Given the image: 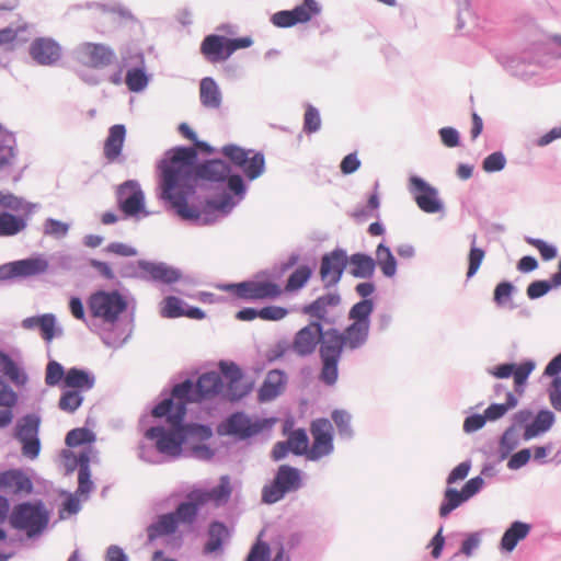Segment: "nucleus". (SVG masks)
Instances as JSON below:
<instances>
[{
	"instance_id": "f257e3e1",
	"label": "nucleus",
	"mask_w": 561,
	"mask_h": 561,
	"mask_svg": "<svg viewBox=\"0 0 561 561\" xmlns=\"http://www.w3.org/2000/svg\"><path fill=\"white\" fill-rule=\"evenodd\" d=\"M197 150L193 147H176L169 150L160 162L162 197L171 203L183 219L202 220V214L187 204V194L198 179L220 182L229 173V165L222 160H210L197 165Z\"/></svg>"
},
{
	"instance_id": "f03ea898",
	"label": "nucleus",
	"mask_w": 561,
	"mask_h": 561,
	"mask_svg": "<svg viewBox=\"0 0 561 561\" xmlns=\"http://www.w3.org/2000/svg\"><path fill=\"white\" fill-rule=\"evenodd\" d=\"M369 328L364 323L352 322L342 332L337 329H329L324 333L319 356L321 369L319 379L327 386H333L339 377V362L343 350H356L362 347L369 334Z\"/></svg>"
},
{
	"instance_id": "7ed1b4c3",
	"label": "nucleus",
	"mask_w": 561,
	"mask_h": 561,
	"mask_svg": "<svg viewBox=\"0 0 561 561\" xmlns=\"http://www.w3.org/2000/svg\"><path fill=\"white\" fill-rule=\"evenodd\" d=\"M222 389L221 377L215 371L203 374L196 383L187 379L173 387L171 398L156 405L152 415L156 417L168 415L173 422L183 421L187 403L211 399L219 394Z\"/></svg>"
},
{
	"instance_id": "20e7f679",
	"label": "nucleus",
	"mask_w": 561,
	"mask_h": 561,
	"mask_svg": "<svg viewBox=\"0 0 561 561\" xmlns=\"http://www.w3.org/2000/svg\"><path fill=\"white\" fill-rule=\"evenodd\" d=\"M167 420L171 424L170 430L162 426H153L146 431V437L156 440V448L159 453L178 457L182 453V446L190 436L208 438L211 431L198 424L183 425L182 422H173L168 415Z\"/></svg>"
},
{
	"instance_id": "39448f33",
	"label": "nucleus",
	"mask_w": 561,
	"mask_h": 561,
	"mask_svg": "<svg viewBox=\"0 0 561 561\" xmlns=\"http://www.w3.org/2000/svg\"><path fill=\"white\" fill-rule=\"evenodd\" d=\"M49 516L41 503H21L13 507L10 524L18 530H23L28 537L41 534L47 526Z\"/></svg>"
},
{
	"instance_id": "423d86ee",
	"label": "nucleus",
	"mask_w": 561,
	"mask_h": 561,
	"mask_svg": "<svg viewBox=\"0 0 561 561\" xmlns=\"http://www.w3.org/2000/svg\"><path fill=\"white\" fill-rule=\"evenodd\" d=\"M88 307L93 318L114 323L127 309V301L117 290H100L90 296Z\"/></svg>"
},
{
	"instance_id": "0eeeda50",
	"label": "nucleus",
	"mask_w": 561,
	"mask_h": 561,
	"mask_svg": "<svg viewBox=\"0 0 561 561\" xmlns=\"http://www.w3.org/2000/svg\"><path fill=\"white\" fill-rule=\"evenodd\" d=\"M251 37L227 38L221 35H207L201 44V53L211 64L226 61L236 50L252 45Z\"/></svg>"
},
{
	"instance_id": "6e6552de",
	"label": "nucleus",
	"mask_w": 561,
	"mask_h": 561,
	"mask_svg": "<svg viewBox=\"0 0 561 561\" xmlns=\"http://www.w3.org/2000/svg\"><path fill=\"white\" fill-rule=\"evenodd\" d=\"M300 483L301 478L299 470L288 465H282L276 472L274 481L263 488V502L267 504L276 503L282 500L286 493L298 490Z\"/></svg>"
},
{
	"instance_id": "1a4fd4ad",
	"label": "nucleus",
	"mask_w": 561,
	"mask_h": 561,
	"mask_svg": "<svg viewBox=\"0 0 561 561\" xmlns=\"http://www.w3.org/2000/svg\"><path fill=\"white\" fill-rule=\"evenodd\" d=\"M221 152L240 168L249 180H255L264 172L265 159L262 152L245 150L236 145L224 146Z\"/></svg>"
},
{
	"instance_id": "9d476101",
	"label": "nucleus",
	"mask_w": 561,
	"mask_h": 561,
	"mask_svg": "<svg viewBox=\"0 0 561 561\" xmlns=\"http://www.w3.org/2000/svg\"><path fill=\"white\" fill-rule=\"evenodd\" d=\"M243 300L275 299L283 294L279 285L268 280H248L225 287Z\"/></svg>"
},
{
	"instance_id": "9b49d317",
	"label": "nucleus",
	"mask_w": 561,
	"mask_h": 561,
	"mask_svg": "<svg viewBox=\"0 0 561 561\" xmlns=\"http://www.w3.org/2000/svg\"><path fill=\"white\" fill-rule=\"evenodd\" d=\"M312 444L308 451L309 460H319L329 456L333 449V426L328 419H317L310 424Z\"/></svg>"
},
{
	"instance_id": "f8f14e48",
	"label": "nucleus",
	"mask_w": 561,
	"mask_h": 561,
	"mask_svg": "<svg viewBox=\"0 0 561 561\" xmlns=\"http://www.w3.org/2000/svg\"><path fill=\"white\" fill-rule=\"evenodd\" d=\"M39 419L35 415L22 417L15 428V436L22 444L23 456L35 459L41 450L38 439Z\"/></svg>"
},
{
	"instance_id": "ddd939ff",
	"label": "nucleus",
	"mask_w": 561,
	"mask_h": 561,
	"mask_svg": "<svg viewBox=\"0 0 561 561\" xmlns=\"http://www.w3.org/2000/svg\"><path fill=\"white\" fill-rule=\"evenodd\" d=\"M324 333L322 331V324L318 321H312L306 327L301 328L294 337L291 343V350L298 356L311 355L317 346L321 348Z\"/></svg>"
},
{
	"instance_id": "4468645a",
	"label": "nucleus",
	"mask_w": 561,
	"mask_h": 561,
	"mask_svg": "<svg viewBox=\"0 0 561 561\" xmlns=\"http://www.w3.org/2000/svg\"><path fill=\"white\" fill-rule=\"evenodd\" d=\"M47 268L48 262L42 256L10 262L0 266V280L39 275Z\"/></svg>"
},
{
	"instance_id": "2eb2a0df",
	"label": "nucleus",
	"mask_w": 561,
	"mask_h": 561,
	"mask_svg": "<svg viewBox=\"0 0 561 561\" xmlns=\"http://www.w3.org/2000/svg\"><path fill=\"white\" fill-rule=\"evenodd\" d=\"M346 265L347 255L342 249H335L322 256L320 277L325 288L335 286L341 280Z\"/></svg>"
},
{
	"instance_id": "dca6fc26",
	"label": "nucleus",
	"mask_w": 561,
	"mask_h": 561,
	"mask_svg": "<svg viewBox=\"0 0 561 561\" xmlns=\"http://www.w3.org/2000/svg\"><path fill=\"white\" fill-rule=\"evenodd\" d=\"M410 191L414 196L416 205L424 213L434 214L442 209V203L438 199L437 190L426 183L423 179L412 176L410 179Z\"/></svg>"
},
{
	"instance_id": "f3484780",
	"label": "nucleus",
	"mask_w": 561,
	"mask_h": 561,
	"mask_svg": "<svg viewBox=\"0 0 561 561\" xmlns=\"http://www.w3.org/2000/svg\"><path fill=\"white\" fill-rule=\"evenodd\" d=\"M77 59L90 68H104L112 64L114 51L102 44L83 43L76 50Z\"/></svg>"
},
{
	"instance_id": "a211bd4d",
	"label": "nucleus",
	"mask_w": 561,
	"mask_h": 561,
	"mask_svg": "<svg viewBox=\"0 0 561 561\" xmlns=\"http://www.w3.org/2000/svg\"><path fill=\"white\" fill-rule=\"evenodd\" d=\"M219 368L228 382L225 397L229 400H239L251 391L252 386L244 380L238 365L234 363L220 362Z\"/></svg>"
},
{
	"instance_id": "6ab92c4d",
	"label": "nucleus",
	"mask_w": 561,
	"mask_h": 561,
	"mask_svg": "<svg viewBox=\"0 0 561 561\" xmlns=\"http://www.w3.org/2000/svg\"><path fill=\"white\" fill-rule=\"evenodd\" d=\"M318 3L314 0H305L302 4L290 11H279L272 16V23L278 27H290L297 23L308 22L319 13Z\"/></svg>"
},
{
	"instance_id": "aec40b11",
	"label": "nucleus",
	"mask_w": 561,
	"mask_h": 561,
	"mask_svg": "<svg viewBox=\"0 0 561 561\" xmlns=\"http://www.w3.org/2000/svg\"><path fill=\"white\" fill-rule=\"evenodd\" d=\"M117 199L126 216H137L144 209V193L137 182L128 181L119 186Z\"/></svg>"
},
{
	"instance_id": "412c9836",
	"label": "nucleus",
	"mask_w": 561,
	"mask_h": 561,
	"mask_svg": "<svg viewBox=\"0 0 561 561\" xmlns=\"http://www.w3.org/2000/svg\"><path fill=\"white\" fill-rule=\"evenodd\" d=\"M30 56L42 66H53L61 57V46L50 37L35 38L28 49Z\"/></svg>"
},
{
	"instance_id": "4be33fe9",
	"label": "nucleus",
	"mask_w": 561,
	"mask_h": 561,
	"mask_svg": "<svg viewBox=\"0 0 561 561\" xmlns=\"http://www.w3.org/2000/svg\"><path fill=\"white\" fill-rule=\"evenodd\" d=\"M232 489L228 476L220 478L219 484L211 490L194 489L192 490V496L203 506L207 503H214L216 506L224 505L230 499Z\"/></svg>"
},
{
	"instance_id": "5701e85b",
	"label": "nucleus",
	"mask_w": 561,
	"mask_h": 561,
	"mask_svg": "<svg viewBox=\"0 0 561 561\" xmlns=\"http://www.w3.org/2000/svg\"><path fill=\"white\" fill-rule=\"evenodd\" d=\"M341 304V296L337 293H328L318 297L311 304L305 305L302 313L316 318L318 322H330L329 311Z\"/></svg>"
},
{
	"instance_id": "b1692460",
	"label": "nucleus",
	"mask_w": 561,
	"mask_h": 561,
	"mask_svg": "<svg viewBox=\"0 0 561 561\" xmlns=\"http://www.w3.org/2000/svg\"><path fill=\"white\" fill-rule=\"evenodd\" d=\"M126 138V128L122 124H116L110 127L108 135L104 141L103 154L108 162L118 160L123 151V146Z\"/></svg>"
},
{
	"instance_id": "393cba45",
	"label": "nucleus",
	"mask_w": 561,
	"mask_h": 561,
	"mask_svg": "<svg viewBox=\"0 0 561 561\" xmlns=\"http://www.w3.org/2000/svg\"><path fill=\"white\" fill-rule=\"evenodd\" d=\"M0 489L13 494H28L33 490L31 479L21 470H8L0 474Z\"/></svg>"
},
{
	"instance_id": "a878e982",
	"label": "nucleus",
	"mask_w": 561,
	"mask_h": 561,
	"mask_svg": "<svg viewBox=\"0 0 561 561\" xmlns=\"http://www.w3.org/2000/svg\"><path fill=\"white\" fill-rule=\"evenodd\" d=\"M286 376L280 370H271L259 390V400L266 402L278 397L285 389Z\"/></svg>"
},
{
	"instance_id": "bb28decb",
	"label": "nucleus",
	"mask_w": 561,
	"mask_h": 561,
	"mask_svg": "<svg viewBox=\"0 0 561 561\" xmlns=\"http://www.w3.org/2000/svg\"><path fill=\"white\" fill-rule=\"evenodd\" d=\"M225 433L247 438L257 433L260 427L243 413L232 414L224 424Z\"/></svg>"
},
{
	"instance_id": "cd10ccee",
	"label": "nucleus",
	"mask_w": 561,
	"mask_h": 561,
	"mask_svg": "<svg viewBox=\"0 0 561 561\" xmlns=\"http://www.w3.org/2000/svg\"><path fill=\"white\" fill-rule=\"evenodd\" d=\"M94 382V376L91 375L90 373L79 368H70L66 373L64 379V388L84 392L92 389Z\"/></svg>"
},
{
	"instance_id": "c85d7f7f",
	"label": "nucleus",
	"mask_w": 561,
	"mask_h": 561,
	"mask_svg": "<svg viewBox=\"0 0 561 561\" xmlns=\"http://www.w3.org/2000/svg\"><path fill=\"white\" fill-rule=\"evenodd\" d=\"M179 525L172 512L160 515L157 522L148 527V538L154 540L159 537L173 535L178 530Z\"/></svg>"
},
{
	"instance_id": "c756f323",
	"label": "nucleus",
	"mask_w": 561,
	"mask_h": 561,
	"mask_svg": "<svg viewBox=\"0 0 561 561\" xmlns=\"http://www.w3.org/2000/svg\"><path fill=\"white\" fill-rule=\"evenodd\" d=\"M530 531V526L523 522H514L504 533L501 539V548L507 552L514 550L517 543L525 539Z\"/></svg>"
},
{
	"instance_id": "7c9ffc66",
	"label": "nucleus",
	"mask_w": 561,
	"mask_h": 561,
	"mask_svg": "<svg viewBox=\"0 0 561 561\" xmlns=\"http://www.w3.org/2000/svg\"><path fill=\"white\" fill-rule=\"evenodd\" d=\"M186 499L187 501L180 503L172 514H174L179 524L193 525L197 519L198 510L203 504L193 499L192 491L188 492Z\"/></svg>"
},
{
	"instance_id": "2f4dec72",
	"label": "nucleus",
	"mask_w": 561,
	"mask_h": 561,
	"mask_svg": "<svg viewBox=\"0 0 561 561\" xmlns=\"http://www.w3.org/2000/svg\"><path fill=\"white\" fill-rule=\"evenodd\" d=\"M229 537V530L221 522H213L208 527V540L204 546V552L214 553L218 551L224 541Z\"/></svg>"
},
{
	"instance_id": "473e14b6",
	"label": "nucleus",
	"mask_w": 561,
	"mask_h": 561,
	"mask_svg": "<svg viewBox=\"0 0 561 561\" xmlns=\"http://www.w3.org/2000/svg\"><path fill=\"white\" fill-rule=\"evenodd\" d=\"M201 102L205 107L217 108L221 103V95L217 83L211 78H204L199 87Z\"/></svg>"
},
{
	"instance_id": "72a5a7b5",
	"label": "nucleus",
	"mask_w": 561,
	"mask_h": 561,
	"mask_svg": "<svg viewBox=\"0 0 561 561\" xmlns=\"http://www.w3.org/2000/svg\"><path fill=\"white\" fill-rule=\"evenodd\" d=\"M553 421L554 416L552 412L547 410L540 411L535 420L525 427L523 435L524 439L528 440L540 435L541 433H545L551 427Z\"/></svg>"
},
{
	"instance_id": "f704fd0d",
	"label": "nucleus",
	"mask_w": 561,
	"mask_h": 561,
	"mask_svg": "<svg viewBox=\"0 0 561 561\" xmlns=\"http://www.w3.org/2000/svg\"><path fill=\"white\" fill-rule=\"evenodd\" d=\"M347 263L351 265V274L355 277H369L375 271V260L363 253L353 254Z\"/></svg>"
},
{
	"instance_id": "c9c22d12",
	"label": "nucleus",
	"mask_w": 561,
	"mask_h": 561,
	"mask_svg": "<svg viewBox=\"0 0 561 561\" xmlns=\"http://www.w3.org/2000/svg\"><path fill=\"white\" fill-rule=\"evenodd\" d=\"M142 270L154 280L172 284L180 278V274L162 263H145Z\"/></svg>"
},
{
	"instance_id": "e433bc0d",
	"label": "nucleus",
	"mask_w": 561,
	"mask_h": 561,
	"mask_svg": "<svg viewBox=\"0 0 561 561\" xmlns=\"http://www.w3.org/2000/svg\"><path fill=\"white\" fill-rule=\"evenodd\" d=\"M375 263L379 265L383 275L387 277L393 276L397 272L396 259L390 249L382 243L377 247Z\"/></svg>"
},
{
	"instance_id": "4c0bfd02",
	"label": "nucleus",
	"mask_w": 561,
	"mask_h": 561,
	"mask_svg": "<svg viewBox=\"0 0 561 561\" xmlns=\"http://www.w3.org/2000/svg\"><path fill=\"white\" fill-rule=\"evenodd\" d=\"M312 270L307 265L297 267L288 277L285 288L286 293H294L301 289L310 279Z\"/></svg>"
},
{
	"instance_id": "58836bf2",
	"label": "nucleus",
	"mask_w": 561,
	"mask_h": 561,
	"mask_svg": "<svg viewBox=\"0 0 561 561\" xmlns=\"http://www.w3.org/2000/svg\"><path fill=\"white\" fill-rule=\"evenodd\" d=\"M26 227L23 218L15 217L10 213H0V236H14Z\"/></svg>"
},
{
	"instance_id": "ea45409f",
	"label": "nucleus",
	"mask_w": 561,
	"mask_h": 561,
	"mask_svg": "<svg viewBox=\"0 0 561 561\" xmlns=\"http://www.w3.org/2000/svg\"><path fill=\"white\" fill-rule=\"evenodd\" d=\"M374 310V302L371 299H364L357 304H355L350 312L348 318L353 322L364 323L367 327H370L369 317Z\"/></svg>"
},
{
	"instance_id": "a19ab883",
	"label": "nucleus",
	"mask_w": 561,
	"mask_h": 561,
	"mask_svg": "<svg viewBox=\"0 0 561 561\" xmlns=\"http://www.w3.org/2000/svg\"><path fill=\"white\" fill-rule=\"evenodd\" d=\"M467 501L462 491L455 489H447L445 491V502L440 505L439 515L440 517H447L451 511L457 508L461 503Z\"/></svg>"
},
{
	"instance_id": "79ce46f5",
	"label": "nucleus",
	"mask_w": 561,
	"mask_h": 561,
	"mask_svg": "<svg viewBox=\"0 0 561 561\" xmlns=\"http://www.w3.org/2000/svg\"><path fill=\"white\" fill-rule=\"evenodd\" d=\"M517 404V399L514 397L512 392L506 393V402L502 404H491L484 411V416L486 420L495 421L502 417L508 410L515 408Z\"/></svg>"
},
{
	"instance_id": "37998d69",
	"label": "nucleus",
	"mask_w": 561,
	"mask_h": 561,
	"mask_svg": "<svg viewBox=\"0 0 561 561\" xmlns=\"http://www.w3.org/2000/svg\"><path fill=\"white\" fill-rule=\"evenodd\" d=\"M83 402L82 392L78 390H69L67 389L62 392L58 407L60 410L67 413H73L76 410L80 408Z\"/></svg>"
},
{
	"instance_id": "c03bdc74",
	"label": "nucleus",
	"mask_w": 561,
	"mask_h": 561,
	"mask_svg": "<svg viewBox=\"0 0 561 561\" xmlns=\"http://www.w3.org/2000/svg\"><path fill=\"white\" fill-rule=\"evenodd\" d=\"M288 446L295 455H306L308 457L309 439L304 430L294 431L288 439Z\"/></svg>"
},
{
	"instance_id": "a18cd8bd",
	"label": "nucleus",
	"mask_w": 561,
	"mask_h": 561,
	"mask_svg": "<svg viewBox=\"0 0 561 561\" xmlns=\"http://www.w3.org/2000/svg\"><path fill=\"white\" fill-rule=\"evenodd\" d=\"M0 369L3 374L15 385H24L26 381V376L21 371L19 366L12 360L11 357L4 354L2 356V363Z\"/></svg>"
},
{
	"instance_id": "49530a36",
	"label": "nucleus",
	"mask_w": 561,
	"mask_h": 561,
	"mask_svg": "<svg viewBox=\"0 0 561 561\" xmlns=\"http://www.w3.org/2000/svg\"><path fill=\"white\" fill-rule=\"evenodd\" d=\"M125 82L130 91L139 92L147 87L148 78L142 69L134 68L127 71Z\"/></svg>"
},
{
	"instance_id": "de8ad7c7",
	"label": "nucleus",
	"mask_w": 561,
	"mask_h": 561,
	"mask_svg": "<svg viewBox=\"0 0 561 561\" xmlns=\"http://www.w3.org/2000/svg\"><path fill=\"white\" fill-rule=\"evenodd\" d=\"M66 373L64 367L56 360H50L46 366L45 383L49 387L64 382Z\"/></svg>"
},
{
	"instance_id": "09e8293b",
	"label": "nucleus",
	"mask_w": 561,
	"mask_h": 561,
	"mask_svg": "<svg viewBox=\"0 0 561 561\" xmlns=\"http://www.w3.org/2000/svg\"><path fill=\"white\" fill-rule=\"evenodd\" d=\"M94 440V434L87 428L71 430L66 436V444L69 447H77L79 445L91 443Z\"/></svg>"
},
{
	"instance_id": "8fccbe9b",
	"label": "nucleus",
	"mask_w": 561,
	"mask_h": 561,
	"mask_svg": "<svg viewBox=\"0 0 561 561\" xmlns=\"http://www.w3.org/2000/svg\"><path fill=\"white\" fill-rule=\"evenodd\" d=\"M182 301L178 297L170 296L163 301L162 316L167 318H179L184 316Z\"/></svg>"
},
{
	"instance_id": "3c124183",
	"label": "nucleus",
	"mask_w": 561,
	"mask_h": 561,
	"mask_svg": "<svg viewBox=\"0 0 561 561\" xmlns=\"http://www.w3.org/2000/svg\"><path fill=\"white\" fill-rule=\"evenodd\" d=\"M15 149L11 145L0 144V171L8 173L15 162Z\"/></svg>"
},
{
	"instance_id": "603ef678",
	"label": "nucleus",
	"mask_w": 561,
	"mask_h": 561,
	"mask_svg": "<svg viewBox=\"0 0 561 561\" xmlns=\"http://www.w3.org/2000/svg\"><path fill=\"white\" fill-rule=\"evenodd\" d=\"M485 256L484 250L477 248L474 245L471 247L469 255H468V271L467 277L471 278L480 268L481 263Z\"/></svg>"
},
{
	"instance_id": "864d4df0",
	"label": "nucleus",
	"mask_w": 561,
	"mask_h": 561,
	"mask_svg": "<svg viewBox=\"0 0 561 561\" xmlns=\"http://www.w3.org/2000/svg\"><path fill=\"white\" fill-rule=\"evenodd\" d=\"M321 118L318 110L313 106H308L304 116V129L307 133H316L320 129Z\"/></svg>"
},
{
	"instance_id": "5fc2aeb1",
	"label": "nucleus",
	"mask_w": 561,
	"mask_h": 561,
	"mask_svg": "<svg viewBox=\"0 0 561 561\" xmlns=\"http://www.w3.org/2000/svg\"><path fill=\"white\" fill-rule=\"evenodd\" d=\"M506 159L502 152H493L489 154L482 163V168L485 172L492 173L504 169Z\"/></svg>"
},
{
	"instance_id": "6e6d98bb",
	"label": "nucleus",
	"mask_w": 561,
	"mask_h": 561,
	"mask_svg": "<svg viewBox=\"0 0 561 561\" xmlns=\"http://www.w3.org/2000/svg\"><path fill=\"white\" fill-rule=\"evenodd\" d=\"M526 241L528 244L536 248L539 251L541 257L546 261L554 259L558 254L556 247H552L540 239L526 238Z\"/></svg>"
},
{
	"instance_id": "4d7b16f0",
	"label": "nucleus",
	"mask_w": 561,
	"mask_h": 561,
	"mask_svg": "<svg viewBox=\"0 0 561 561\" xmlns=\"http://www.w3.org/2000/svg\"><path fill=\"white\" fill-rule=\"evenodd\" d=\"M535 364L533 362H525L520 365H515V368L513 370L514 381L516 385L517 391L519 390V387H522L525 381L527 380L530 373L534 370Z\"/></svg>"
},
{
	"instance_id": "13d9d810",
	"label": "nucleus",
	"mask_w": 561,
	"mask_h": 561,
	"mask_svg": "<svg viewBox=\"0 0 561 561\" xmlns=\"http://www.w3.org/2000/svg\"><path fill=\"white\" fill-rule=\"evenodd\" d=\"M288 314V310L279 306H267L259 310V318L266 321H278Z\"/></svg>"
},
{
	"instance_id": "bf43d9fd",
	"label": "nucleus",
	"mask_w": 561,
	"mask_h": 561,
	"mask_svg": "<svg viewBox=\"0 0 561 561\" xmlns=\"http://www.w3.org/2000/svg\"><path fill=\"white\" fill-rule=\"evenodd\" d=\"M18 402V394L3 380L0 379V407L13 408Z\"/></svg>"
},
{
	"instance_id": "052dcab7",
	"label": "nucleus",
	"mask_w": 561,
	"mask_h": 561,
	"mask_svg": "<svg viewBox=\"0 0 561 561\" xmlns=\"http://www.w3.org/2000/svg\"><path fill=\"white\" fill-rule=\"evenodd\" d=\"M68 225L56 219H47L44 225V232L55 238L65 237L68 232Z\"/></svg>"
},
{
	"instance_id": "680f3d73",
	"label": "nucleus",
	"mask_w": 561,
	"mask_h": 561,
	"mask_svg": "<svg viewBox=\"0 0 561 561\" xmlns=\"http://www.w3.org/2000/svg\"><path fill=\"white\" fill-rule=\"evenodd\" d=\"M39 331L44 340L51 341L55 335V318L51 314H44L39 317Z\"/></svg>"
},
{
	"instance_id": "e2e57ef3",
	"label": "nucleus",
	"mask_w": 561,
	"mask_h": 561,
	"mask_svg": "<svg viewBox=\"0 0 561 561\" xmlns=\"http://www.w3.org/2000/svg\"><path fill=\"white\" fill-rule=\"evenodd\" d=\"M551 288V285L547 280H536L528 285L527 296L530 299H536L546 295Z\"/></svg>"
},
{
	"instance_id": "0e129e2a",
	"label": "nucleus",
	"mask_w": 561,
	"mask_h": 561,
	"mask_svg": "<svg viewBox=\"0 0 561 561\" xmlns=\"http://www.w3.org/2000/svg\"><path fill=\"white\" fill-rule=\"evenodd\" d=\"M90 477V468H79L77 493L88 494L92 490L93 483Z\"/></svg>"
},
{
	"instance_id": "69168bd1",
	"label": "nucleus",
	"mask_w": 561,
	"mask_h": 561,
	"mask_svg": "<svg viewBox=\"0 0 561 561\" xmlns=\"http://www.w3.org/2000/svg\"><path fill=\"white\" fill-rule=\"evenodd\" d=\"M332 420L334 421L341 434L351 433V415L347 412L336 410L332 413Z\"/></svg>"
},
{
	"instance_id": "338daca9",
	"label": "nucleus",
	"mask_w": 561,
	"mask_h": 561,
	"mask_svg": "<svg viewBox=\"0 0 561 561\" xmlns=\"http://www.w3.org/2000/svg\"><path fill=\"white\" fill-rule=\"evenodd\" d=\"M270 554V548L265 542H256L250 550L247 561H266Z\"/></svg>"
},
{
	"instance_id": "774afa93",
	"label": "nucleus",
	"mask_w": 561,
	"mask_h": 561,
	"mask_svg": "<svg viewBox=\"0 0 561 561\" xmlns=\"http://www.w3.org/2000/svg\"><path fill=\"white\" fill-rule=\"evenodd\" d=\"M513 293V285L508 282L500 283L494 289V301L497 305L505 304Z\"/></svg>"
}]
</instances>
